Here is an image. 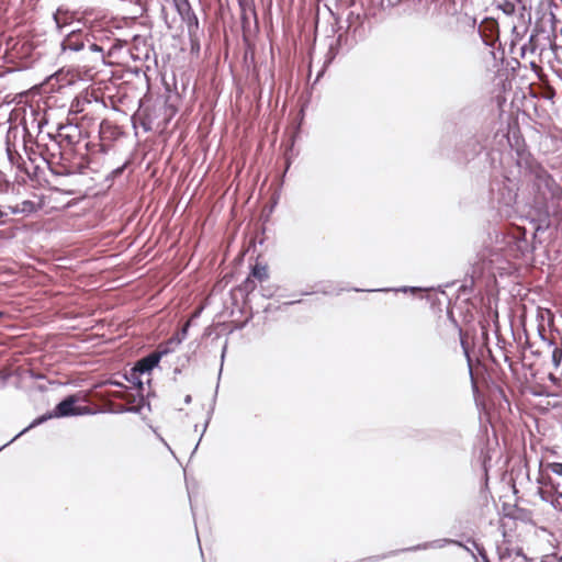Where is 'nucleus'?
<instances>
[{"label": "nucleus", "mask_w": 562, "mask_h": 562, "mask_svg": "<svg viewBox=\"0 0 562 562\" xmlns=\"http://www.w3.org/2000/svg\"><path fill=\"white\" fill-rule=\"evenodd\" d=\"M510 148L516 151V165L532 176V201L525 220L533 225L532 239H528L525 227L508 225L495 232V244L505 257L521 259L535 250L533 240L539 233L551 226V217L562 216V187L553 176L538 164L527 150L526 144L516 139L515 146L507 138Z\"/></svg>", "instance_id": "obj_1"}, {"label": "nucleus", "mask_w": 562, "mask_h": 562, "mask_svg": "<svg viewBox=\"0 0 562 562\" xmlns=\"http://www.w3.org/2000/svg\"><path fill=\"white\" fill-rule=\"evenodd\" d=\"M486 140L483 133L465 135L456 140L453 149H450L451 136L445 135L439 142V155L463 167L483 157V168L497 170L503 164V153L496 148L488 149Z\"/></svg>", "instance_id": "obj_2"}, {"label": "nucleus", "mask_w": 562, "mask_h": 562, "mask_svg": "<svg viewBox=\"0 0 562 562\" xmlns=\"http://www.w3.org/2000/svg\"><path fill=\"white\" fill-rule=\"evenodd\" d=\"M518 186L515 180L506 176L492 177L488 186V205L496 209L502 215L510 216L516 212Z\"/></svg>", "instance_id": "obj_3"}, {"label": "nucleus", "mask_w": 562, "mask_h": 562, "mask_svg": "<svg viewBox=\"0 0 562 562\" xmlns=\"http://www.w3.org/2000/svg\"><path fill=\"white\" fill-rule=\"evenodd\" d=\"M263 235L265 229L261 235L257 234L255 237L248 238V255L251 257L256 255L255 262L248 265V294L255 290V280L262 283L269 279L268 263L261 261V255L257 254V244L261 246L265 243Z\"/></svg>", "instance_id": "obj_4"}, {"label": "nucleus", "mask_w": 562, "mask_h": 562, "mask_svg": "<svg viewBox=\"0 0 562 562\" xmlns=\"http://www.w3.org/2000/svg\"><path fill=\"white\" fill-rule=\"evenodd\" d=\"M357 34H353L352 32L345 30L344 32L338 33V35L334 37L328 45L324 65L322 70H319L317 74L316 81L321 76H323L325 69L335 60L338 55L348 53L357 44Z\"/></svg>", "instance_id": "obj_5"}, {"label": "nucleus", "mask_w": 562, "mask_h": 562, "mask_svg": "<svg viewBox=\"0 0 562 562\" xmlns=\"http://www.w3.org/2000/svg\"><path fill=\"white\" fill-rule=\"evenodd\" d=\"M93 41V35L82 29L72 30L67 33L60 42V57L71 59L72 55L82 52Z\"/></svg>", "instance_id": "obj_6"}, {"label": "nucleus", "mask_w": 562, "mask_h": 562, "mask_svg": "<svg viewBox=\"0 0 562 562\" xmlns=\"http://www.w3.org/2000/svg\"><path fill=\"white\" fill-rule=\"evenodd\" d=\"M105 53L101 45H98L92 41L85 47L82 52H79L72 59L81 64L85 71L97 69L99 65H108L105 61Z\"/></svg>", "instance_id": "obj_7"}, {"label": "nucleus", "mask_w": 562, "mask_h": 562, "mask_svg": "<svg viewBox=\"0 0 562 562\" xmlns=\"http://www.w3.org/2000/svg\"><path fill=\"white\" fill-rule=\"evenodd\" d=\"M78 401L79 396L77 394H70L65 396L52 409L54 417L65 418L94 414V412L89 406L77 405Z\"/></svg>", "instance_id": "obj_8"}, {"label": "nucleus", "mask_w": 562, "mask_h": 562, "mask_svg": "<svg viewBox=\"0 0 562 562\" xmlns=\"http://www.w3.org/2000/svg\"><path fill=\"white\" fill-rule=\"evenodd\" d=\"M49 171L56 177H69L83 173L86 166L82 164H70L60 155L58 161H47Z\"/></svg>", "instance_id": "obj_9"}, {"label": "nucleus", "mask_w": 562, "mask_h": 562, "mask_svg": "<svg viewBox=\"0 0 562 562\" xmlns=\"http://www.w3.org/2000/svg\"><path fill=\"white\" fill-rule=\"evenodd\" d=\"M448 315H449L450 319L453 322V324L456 325V327L459 330L460 345H461L463 355H464V357L467 359L469 375H470V379H471L472 393H473L474 398L476 400L477 396L480 395V389H479V385H477V383H476V381L474 379V375H473V364H472V358H471V351H470L469 342H468V340H467V338H465L461 327L459 326L458 322L454 319V317L452 315V312H448Z\"/></svg>", "instance_id": "obj_10"}, {"label": "nucleus", "mask_w": 562, "mask_h": 562, "mask_svg": "<svg viewBox=\"0 0 562 562\" xmlns=\"http://www.w3.org/2000/svg\"><path fill=\"white\" fill-rule=\"evenodd\" d=\"M448 315H449L450 319L453 322V324L456 325V327L459 330L460 345H461L463 355H464V357L467 359L469 375H470V379H471L472 393H473L474 398L476 400L477 396L480 395V389H479V385H477V383H476V381L474 379V375H473V364H472V358H471V351H470L469 342H468V340H467V338H465L461 327L459 326L458 322L454 319V317L452 315V312H448Z\"/></svg>", "instance_id": "obj_11"}, {"label": "nucleus", "mask_w": 562, "mask_h": 562, "mask_svg": "<svg viewBox=\"0 0 562 562\" xmlns=\"http://www.w3.org/2000/svg\"><path fill=\"white\" fill-rule=\"evenodd\" d=\"M172 3L181 20L187 23L189 34L192 36L199 27V20L189 0H172Z\"/></svg>", "instance_id": "obj_12"}, {"label": "nucleus", "mask_w": 562, "mask_h": 562, "mask_svg": "<svg viewBox=\"0 0 562 562\" xmlns=\"http://www.w3.org/2000/svg\"><path fill=\"white\" fill-rule=\"evenodd\" d=\"M166 355L167 351L165 350H155L149 352L134 363V372H138V374L142 375L146 373L149 374L155 368L159 366L161 358Z\"/></svg>", "instance_id": "obj_13"}, {"label": "nucleus", "mask_w": 562, "mask_h": 562, "mask_svg": "<svg viewBox=\"0 0 562 562\" xmlns=\"http://www.w3.org/2000/svg\"><path fill=\"white\" fill-rule=\"evenodd\" d=\"M447 544L462 546V542L459 540L448 539V538L437 539V540L419 543V544H416V546H413L409 548H404L402 550L391 551L389 553H385L384 555H386L385 558H387L391 555H395L398 552L419 551V550H426V549H430V548L440 549V548L446 547Z\"/></svg>", "instance_id": "obj_14"}, {"label": "nucleus", "mask_w": 562, "mask_h": 562, "mask_svg": "<svg viewBox=\"0 0 562 562\" xmlns=\"http://www.w3.org/2000/svg\"><path fill=\"white\" fill-rule=\"evenodd\" d=\"M122 135L121 130L109 120H102L99 125L100 142H115Z\"/></svg>", "instance_id": "obj_15"}, {"label": "nucleus", "mask_w": 562, "mask_h": 562, "mask_svg": "<svg viewBox=\"0 0 562 562\" xmlns=\"http://www.w3.org/2000/svg\"><path fill=\"white\" fill-rule=\"evenodd\" d=\"M231 299L234 308L243 314L246 310V279L231 290Z\"/></svg>", "instance_id": "obj_16"}, {"label": "nucleus", "mask_w": 562, "mask_h": 562, "mask_svg": "<svg viewBox=\"0 0 562 562\" xmlns=\"http://www.w3.org/2000/svg\"><path fill=\"white\" fill-rule=\"evenodd\" d=\"M541 33H546V30L540 23L536 22L528 42L524 44L521 47L522 55H525L527 50H529L531 54H535L537 52V49L539 48L538 35Z\"/></svg>", "instance_id": "obj_17"}, {"label": "nucleus", "mask_w": 562, "mask_h": 562, "mask_svg": "<svg viewBox=\"0 0 562 562\" xmlns=\"http://www.w3.org/2000/svg\"><path fill=\"white\" fill-rule=\"evenodd\" d=\"M9 209L12 214H23L25 216H29L31 214L36 213L38 210H41L42 204L35 203L34 201H31V200H24L14 206H10Z\"/></svg>", "instance_id": "obj_18"}, {"label": "nucleus", "mask_w": 562, "mask_h": 562, "mask_svg": "<svg viewBox=\"0 0 562 562\" xmlns=\"http://www.w3.org/2000/svg\"><path fill=\"white\" fill-rule=\"evenodd\" d=\"M52 418H55L52 411H48L45 414L37 416L35 419L32 420V423L27 427H25L19 434H16L10 441L1 446L0 451L4 449L7 446H9L11 442H13L15 439L27 432L30 429L35 428Z\"/></svg>", "instance_id": "obj_19"}, {"label": "nucleus", "mask_w": 562, "mask_h": 562, "mask_svg": "<svg viewBox=\"0 0 562 562\" xmlns=\"http://www.w3.org/2000/svg\"><path fill=\"white\" fill-rule=\"evenodd\" d=\"M31 116H32V120L30 122H27L25 120L24 128L27 130L29 125H31L32 127H36L37 132L41 133L43 131V127L45 125H47V123H48V120H47L45 113H41L38 110H35L32 108Z\"/></svg>", "instance_id": "obj_20"}, {"label": "nucleus", "mask_w": 562, "mask_h": 562, "mask_svg": "<svg viewBox=\"0 0 562 562\" xmlns=\"http://www.w3.org/2000/svg\"><path fill=\"white\" fill-rule=\"evenodd\" d=\"M72 19V15L68 9H65L63 7H59L56 12L53 14V20L56 24V27L59 32H61L63 27L66 26L70 20Z\"/></svg>", "instance_id": "obj_21"}, {"label": "nucleus", "mask_w": 562, "mask_h": 562, "mask_svg": "<svg viewBox=\"0 0 562 562\" xmlns=\"http://www.w3.org/2000/svg\"><path fill=\"white\" fill-rule=\"evenodd\" d=\"M59 130H68V133H60L59 136L66 140L69 145H74L78 142V137L80 136V130L78 125H67L60 126Z\"/></svg>", "instance_id": "obj_22"}, {"label": "nucleus", "mask_w": 562, "mask_h": 562, "mask_svg": "<svg viewBox=\"0 0 562 562\" xmlns=\"http://www.w3.org/2000/svg\"><path fill=\"white\" fill-rule=\"evenodd\" d=\"M362 27V21L360 14H356L352 11H349L346 19V27L348 32H352L357 34V32Z\"/></svg>", "instance_id": "obj_23"}, {"label": "nucleus", "mask_w": 562, "mask_h": 562, "mask_svg": "<svg viewBox=\"0 0 562 562\" xmlns=\"http://www.w3.org/2000/svg\"><path fill=\"white\" fill-rule=\"evenodd\" d=\"M140 375L142 374H138V372H134V368H132L130 372L124 375L125 380L137 389L139 395H142L144 392V382L140 379Z\"/></svg>", "instance_id": "obj_24"}, {"label": "nucleus", "mask_w": 562, "mask_h": 562, "mask_svg": "<svg viewBox=\"0 0 562 562\" xmlns=\"http://www.w3.org/2000/svg\"><path fill=\"white\" fill-rule=\"evenodd\" d=\"M190 325V322H186L183 326L167 340V345H180L187 338Z\"/></svg>", "instance_id": "obj_25"}, {"label": "nucleus", "mask_w": 562, "mask_h": 562, "mask_svg": "<svg viewBox=\"0 0 562 562\" xmlns=\"http://www.w3.org/2000/svg\"><path fill=\"white\" fill-rule=\"evenodd\" d=\"M239 7V32L243 42L246 44V0H237Z\"/></svg>", "instance_id": "obj_26"}, {"label": "nucleus", "mask_w": 562, "mask_h": 562, "mask_svg": "<svg viewBox=\"0 0 562 562\" xmlns=\"http://www.w3.org/2000/svg\"><path fill=\"white\" fill-rule=\"evenodd\" d=\"M131 162H132V159L127 158L121 166H117L116 168L111 170V172L106 175L104 181L112 183L115 179L120 178L123 175V172L131 165Z\"/></svg>", "instance_id": "obj_27"}, {"label": "nucleus", "mask_w": 562, "mask_h": 562, "mask_svg": "<svg viewBox=\"0 0 562 562\" xmlns=\"http://www.w3.org/2000/svg\"><path fill=\"white\" fill-rule=\"evenodd\" d=\"M352 290L356 291V292L364 291L363 289H359V288H353ZM367 291L368 292H387V291H392V289L382 288V289H372V290H367ZM393 291L404 292V293H406V292L416 293V292H420L422 288H418V286H401L398 289H393Z\"/></svg>", "instance_id": "obj_28"}, {"label": "nucleus", "mask_w": 562, "mask_h": 562, "mask_svg": "<svg viewBox=\"0 0 562 562\" xmlns=\"http://www.w3.org/2000/svg\"><path fill=\"white\" fill-rule=\"evenodd\" d=\"M551 361L555 369L561 366L562 362V349L559 347H554L551 355Z\"/></svg>", "instance_id": "obj_29"}, {"label": "nucleus", "mask_w": 562, "mask_h": 562, "mask_svg": "<svg viewBox=\"0 0 562 562\" xmlns=\"http://www.w3.org/2000/svg\"><path fill=\"white\" fill-rule=\"evenodd\" d=\"M469 541L472 542L473 547L477 551V554L481 557L483 562H491L490 559H488L487 552H486L485 548L482 544L477 543L473 539H469Z\"/></svg>", "instance_id": "obj_30"}, {"label": "nucleus", "mask_w": 562, "mask_h": 562, "mask_svg": "<svg viewBox=\"0 0 562 562\" xmlns=\"http://www.w3.org/2000/svg\"><path fill=\"white\" fill-rule=\"evenodd\" d=\"M469 541L472 542L473 547L477 551V554L481 557L483 562H491L490 559H488L487 552H486L485 548L482 544L477 543L473 539H469Z\"/></svg>", "instance_id": "obj_31"}, {"label": "nucleus", "mask_w": 562, "mask_h": 562, "mask_svg": "<svg viewBox=\"0 0 562 562\" xmlns=\"http://www.w3.org/2000/svg\"><path fill=\"white\" fill-rule=\"evenodd\" d=\"M139 396H140V402H139V404H138V405H136V406H128V408H130V413H133V414H139V413L142 412V409H143L145 406H146L148 409H150V404H149V402H148V401H146V400L144 398L143 394H142V395H139Z\"/></svg>", "instance_id": "obj_32"}, {"label": "nucleus", "mask_w": 562, "mask_h": 562, "mask_svg": "<svg viewBox=\"0 0 562 562\" xmlns=\"http://www.w3.org/2000/svg\"><path fill=\"white\" fill-rule=\"evenodd\" d=\"M499 8L506 15H512L515 12V4L509 1H505Z\"/></svg>", "instance_id": "obj_33"}, {"label": "nucleus", "mask_w": 562, "mask_h": 562, "mask_svg": "<svg viewBox=\"0 0 562 562\" xmlns=\"http://www.w3.org/2000/svg\"><path fill=\"white\" fill-rule=\"evenodd\" d=\"M548 468L557 475L562 476V463L560 462H552L548 464Z\"/></svg>", "instance_id": "obj_34"}, {"label": "nucleus", "mask_w": 562, "mask_h": 562, "mask_svg": "<svg viewBox=\"0 0 562 562\" xmlns=\"http://www.w3.org/2000/svg\"><path fill=\"white\" fill-rule=\"evenodd\" d=\"M112 148V143L109 142H100L99 151L102 154H108Z\"/></svg>", "instance_id": "obj_35"}, {"label": "nucleus", "mask_w": 562, "mask_h": 562, "mask_svg": "<svg viewBox=\"0 0 562 562\" xmlns=\"http://www.w3.org/2000/svg\"><path fill=\"white\" fill-rule=\"evenodd\" d=\"M212 413H213V407L210 409V412H209V414H207V418H206V420H205V423H204V426H203V431H205V430H206V428H207V426H209V423H210V419H211V415H212ZM202 434H204V432H202ZM201 436H203V435H201ZM201 439H202V437H200V439H199L198 443H196V445H195V447H194L193 452H195V450L198 449V447H199V443H200Z\"/></svg>", "instance_id": "obj_36"}, {"label": "nucleus", "mask_w": 562, "mask_h": 562, "mask_svg": "<svg viewBox=\"0 0 562 562\" xmlns=\"http://www.w3.org/2000/svg\"><path fill=\"white\" fill-rule=\"evenodd\" d=\"M246 255V232L241 233V249L239 251V256Z\"/></svg>", "instance_id": "obj_37"}, {"label": "nucleus", "mask_w": 562, "mask_h": 562, "mask_svg": "<svg viewBox=\"0 0 562 562\" xmlns=\"http://www.w3.org/2000/svg\"><path fill=\"white\" fill-rule=\"evenodd\" d=\"M111 412L115 413V414H125V413H130V408H128V406L120 405L119 407H116L115 409H113Z\"/></svg>", "instance_id": "obj_38"}, {"label": "nucleus", "mask_w": 562, "mask_h": 562, "mask_svg": "<svg viewBox=\"0 0 562 562\" xmlns=\"http://www.w3.org/2000/svg\"><path fill=\"white\" fill-rule=\"evenodd\" d=\"M171 346L172 345H167V341H166L165 344L159 345L156 350H165V351H167V355H168L173 351Z\"/></svg>", "instance_id": "obj_39"}, {"label": "nucleus", "mask_w": 562, "mask_h": 562, "mask_svg": "<svg viewBox=\"0 0 562 562\" xmlns=\"http://www.w3.org/2000/svg\"><path fill=\"white\" fill-rule=\"evenodd\" d=\"M140 125H142V127L144 128L145 132H148V131L151 130V122H150V120H147V119L142 120Z\"/></svg>", "instance_id": "obj_40"}, {"label": "nucleus", "mask_w": 562, "mask_h": 562, "mask_svg": "<svg viewBox=\"0 0 562 562\" xmlns=\"http://www.w3.org/2000/svg\"><path fill=\"white\" fill-rule=\"evenodd\" d=\"M121 47H122V43H121V41H120V40H116V43H115V44H113V45H112V47H111V49L109 50L108 56H111V55H112V52H113L114 49H119V48H121Z\"/></svg>", "instance_id": "obj_41"}, {"label": "nucleus", "mask_w": 562, "mask_h": 562, "mask_svg": "<svg viewBox=\"0 0 562 562\" xmlns=\"http://www.w3.org/2000/svg\"><path fill=\"white\" fill-rule=\"evenodd\" d=\"M31 376L35 380H42L44 379V375L42 373H34V372H31Z\"/></svg>", "instance_id": "obj_42"}, {"label": "nucleus", "mask_w": 562, "mask_h": 562, "mask_svg": "<svg viewBox=\"0 0 562 562\" xmlns=\"http://www.w3.org/2000/svg\"><path fill=\"white\" fill-rule=\"evenodd\" d=\"M544 40H546V42L549 44V46L551 47V49H554V45L552 44V42H551V36H550L549 34H547V35L544 36Z\"/></svg>", "instance_id": "obj_43"}, {"label": "nucleus", "mask_w": 562, "mask_h": 562, "mask_svg": "<svg viewBox=\"0 0 562 562\" xmlns=\"http://www.w3.org/2000/svg\"><path fill=\"white\" fill-rule=\"evenodd\" d=\"M542 341L547 342V345L549 347L553 346L554 345V341L550 338H548L547 336L546 337H542Z\"/></svg>", "instance_id": "obj_44"}, {"label": "nucleus", "mask_w": 562, "mask_h": 562, "mask_svg": "<svg viewBox=\"0 0 562 562\" xmlns=\"http://www.w3.org/2000/svg\"><path fill=\"white\" fill-rule=\"evenodd\" d=\"M515 554L518 555V557H522L525 560H527V557L525 555V553H524L521 548L517 549L515 551Z\"/></svg>", "instance_id": "obj_45"}, {"label": "nucleus", "mask_w": 562, "mask_h": 562, "mask_svg": "<svg viewBox=\"0 0 562 562\" xmlns=\"http://www.w3.org/2000/svg\"><path fill=\"white\" fill-rule=\"evenodd\" d=\"M272 294H273L272 291L262 289V296L271 297Z\"/></svg>", "instance_id": "obj_46"}, {"label": "nucleus", "mask_w": 562, "mask_h": 562, "mask_svg": "<svg viewBox=\"0 0 562 562\" xmlns=\"http://www.w3.org/2000/svg\"><path fill=\"white\" fill-rule=\"evenodd\" d=\"M538 334L541 339L542 337H546L544 328L542 326H538Z\"/></svg>", "instance_id": "obj_47"}, {"label": "nucleus", "mask_w": 562, "mask_h": 562, "mask_svg": "<svg viewBox=\"0 0 562 562\" xmlns=\"http://www.w3.org/2000/svg\"><path fill=\"white\" fill-rule=\"evenodd\" d=\"M550 20H551L552 25L554 26V24L557 22V16L553 12H550Z\"/></svg>", "instance_id": "obj_48"}, {"label": "nucleus", "mask_w": 562, "mask_h": 562, "mask_svg": "<svg viewBox=\"0 0 562 562\" xmlns=\"http://www.w3.org/2000/svg\"><path fill=\"white\" fill-rule=\"evenodd\" d=\"M183 401H184L186 404H190L192 402V396L190 394H188V395L184 396Z\"/></svg>", "instance_id": "obj_49"}, {"label": "nucleus", "mask_w": 562, "mask_h": 562, "mask_svg": "<svg viewBox=\"0 0 562 562\" xmlns=\"http://www.w3.org/2000/svg\"><path fill=\"white\" fill-rule=\"evenodd\" d=\"M173 373H175V375L180 374L181 373V368L176 367L175 370H173Z\"/></svg>", "instance_id": "obj_50"}, {"label": "nucleus", "mask_w": 562, "mask_h": 562, "mask_svg": "<svg viewBox=\"0 0 562 562\" xmlns=\"http://www.w3.org/2000/svg\"><path fill=\"white\" fill-rule=\"evenodd\" d=\"M241 61L246 63V49L241 53Z\"/></svg>", "instance_id": "obj_51"}, {"label": "nucleus", "mask_w": 562, "mask_h": 562, "mask_svg": "<svg viewBox=\"0 0 562 562\" xmlns=\"http://www.w3.org/2000/svg\"><path fill=\"white\" fill-rule=\"evenodd\" d=\"M460 547H461V548H463L465 551H468V552L472 553V551L470 550V548H468V547H467V546H464L463 543H462V546H460Z\"/></svg>", "instance_id": "obj_52"}, {"label": "nucleus", "mask_w": 562, "mask_h": 562, "mask_svg": "<svg viewBox=\"0 0 562 562\" xmlns=\"http://www.w3.org/2000/svg\"><path fill=\"white\" fill-rule=\"evenodd\" d=\"M251 318H252V314H248V317H247L248 323L250 322Z\"/></svg>", "instance_id": "obj_53"}, {"label": "nucleus", "mask_w": 562, "mask_h": 562, "mask_svg": "<svg viewBox=\"0 0 562 562\" xmlns=\"http://www.w3.org/2000/svg\"><path fill=\"white\" fill-rule=\"evenodd\" d=\"M161 13H162V15H165V13H166L165 7H161Z\"/></svg>", "instance_id": "obj_54"}, {"label": "nucleus", "mask_w": 562, "mask_h": 562, "mask_svg": "<svg viewBox=\"0 0 562 562\" xmlns=\"http://www.w3.org/2000/svg\"><path fill=\"white\" fill-rule=\"evenodd\" d=\"M5 313L0 311V318L4 317Z\"/></svg>", "instance_id": "obj_55"}, {"label": "nucleus", "mask_w": 562, "mask_h": 562, "mask_svg": "<svg viewBox=\"0 0 562 562\" xmlns=\"http://www.w3.org/2000/svg\"><path fill=\"white\" fill-rule=\"evenodd\" d=\"M113 384L116 385V386H123V384L119 383V382H114Z\"/></svg>", "instance_id": "obj_56"}, {"label": "nucleus", "mask_w": 562, "mask_h": 562, "mask_svg": "<svg viewBox=\"0 0 562 562\" xmlns=\"http://www.w3.org/2000/svg\"><path fill=\"white\" fill-rule=\"evenodd\" d=\"M295 303H301V300H296V301L291 302V304H295Z\"/></svg>", "instance_id": "obj_57"}, {"label": "nucleus", "mask_w": 562, "mask_h": 562, "mask_svg": "<svg viewBox=\"0 0 562 562\" xmlns=\"http://www.w3.org/2000/svg\"><path fill=\"white\" fill-rule=\"evenodd\" d=\"M541 484H546L547 483V480L546 479H542V481L540 482Z\"/></svg>", "instance_id": "obj_58"}, {"label": "nucleus", "mask_w": 562, "mask_h": 562, "mask_svg": "<svg viewBox=\"0 0 562 562\" xmlns=\"http://www.w3.org/2000/svg\"><path fill=\"white\" fill-rule=\"evenodd\" d=\"M558 496L562 498V492H557Z\"/></svg>", "instance_id": "obj_59"}]
</instances>
